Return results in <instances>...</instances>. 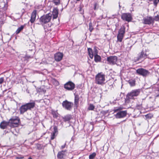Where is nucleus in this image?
Masks as SVG:
<instances>
[{
	"label": "nucleus",
	"mask_w": 159,
	"mask_h": 159,
	"mask_svg": "<svg viewBox=\"0 0 159 159\" xmlns=\"http://www.w3.org/2000/svg\"><path fill=\"white\" fill-rule=\"evenodd\" d=\"M35 106V102L32 101L30 102L25 103L22 105L19 108V111L20 114H23L28 110H31Z\"/></svg>",
	"instance_id": "nucleus-1"
},
{
	"label": "nucleus",
	"mask_w": 159,
	"mask_h": 159,
	"mask_svg": "<svg viewBox=\"0 0 159 159\" xmlns=\"http://www.w3.org/2000/svg\"><path fill=\"white\" fill-rule=\"evenodd\" d=\"M141 90L139 89L132 90L131 92L128 93L125 99V102L129 103L130 102V99H133L134 97L138 96Z\"/></svg>",
	"instance_id": "nucleus-2"
},
{
	"label": "nucleus",
	"mask_w": 159,
	"mask_h": 159,
	"mask_svg": "<svg viewBox=\"0 0 159 159\" xmlns=\"http://www.w3.org/2000/svg\"><path fill=\"white\" fill-rule=\"evenodd\" d=\"M52 18V14L50 13H48L41 16L39 19V22L37 24L44 25L50 21Z\"/></svg>",
	"instance_id": "nucleus-3"
},
{
	"label": "nucleus",
	"mask_w": 159,
	"mask_h": 159,
	"mask_svg": "<svg viewBox=\"0 0 159 159\" xmlns=\"http://www.w3.org/2000/svg\"><path fill=\"white\" fill-rule=\"evenodd\" d=\"M105 75L102 72L98 73L95 77V83L98 84L103 85L105 83Z\"/></svg>",
	"instance_id": "nucleus-4"
},
{
	"label": "nucleus",
	"mask_w": 159,
	"mask_h": 159,
	"mask_svg": "<svg viewBox=\"0 0 159 159\" xmlns=\"http://www.w3.org/2000/svg\"><path fill=\"white\" fill-rule=\"evenodd\" d=\"M147 57L146 51L143 50L138 54L137 57H134V60L135 62L139 61H142L147 58Z\"/></svg>",
	"instance_id": "nucleus-5"
},
{
	"label": "nucleus",
	"mask_w": 159,
	"mask_h": 159,
	"mask_svg": "<svg viewBox=\"0 0 159 159\" xmlns=\"http://www.w3.org/2000/svg\"><path fill=\"white\" fill-rule=\"evenodd\" d=\"M73 105V103L72 102H69L67 100L64 101L62 103L63 107L69 111H70L71 110Z\"/></svg>",
	"instance_id": "nucleus-6"
},
{
	"label": "nucleus",
	"mask_w": 159,
	"mask_h": 159,
	"mask_svg": "<svg viewBox=\"0 0 159 159\" xmlns=\"http://www.w3.org/2000/svg\"><path fill=\"white\" fill-rule=\"evenodd\" d=\"M136 72L139 75H142L143 77H146L149 73V72L148 70L142 68H139L137 70Z\"/></svg>",
	"instance_id": "nucleus-7"
},
{
	"label": "nucleus",
	"mask_w": 159,
	"mask_h": 159,
	"mask_svg": "<svg viewBox=\"0 0 159 159\" xmlns=\"http://www.w3.org/2000/svg\"><path fill=\"white\" fill-rule=\"evenodd\" d=\"M117 60V57L116 56H110L107 57V61L108 63L111 65H114L116 64Z\"/></svg>",
	"instance_id": "nucleus-8"
},
{
	"label": "nucleus",
	"mask_w": 159,
	"mask_h": 159,
	"mask_svg": "<svg viewBox=\"0 0 159 159\" xmlns=\"http://www.w3.org/2000/svg\"><path fill=\"white\" fill-rule=\"evenodd\" d=\"M121 19L124 21L129 22L132 20V17L131 14L129 13H124L122 14Z\"/></svg>",
	"instance_id": "nucleus-9"
},
{
	"label": "nucleus",
	"mask_w": 159,
	"mask_h": 159,
	"mask_svg": "<svg viewBox=\"0 0 159 159\" xmlns=\"http://www.w3.org/2000/svg\"><path fill=\"white\" fill-rule=\"evenodd\" d=\"M64 88L67 90H72L75 88V84L72 82L69 81L64 85Z\"/></svg>",
	"instance_id": "nucleus-10"
},
{
	"label": "nucleus",
	"mask_w": 159,
	"mask_h": 159,
	"mask_svg": "<svg viewBox=\"0 0 159 159\" xmlns=\"http://www.w3.org/2000/svg\"><path fill=\"white\" fill-rule=\"evenodd\" d=\"M127 114V111H121L116 113V114L114 115V116L116 118L119 119L125 117Z\"/></svg>",
	"instance_id": "nucleus-11"
},
{
	"label": "nucleus",
	"mask_w": 159,
	"mask_h": 159,
	"mask_svg": "<svg viewBox=\"0 0 159 159\" xmlns=\"http://www.w3.org/2000/svg\"><path fill=\"white\" fill-rule=\"evenodd\" d=\"M20 119L16 116L12 117L9 120V123L13 126H16L19 122Z\"/></svg>",
	"instance_id": "nucleus-12"
},
{
	"label": "nucleus",
	"mask_w": 159,
	"mask_h": 159,
	"mask_svg": "<svg viewBox=\"0 0 159 159\" xmlns=\"http://www.w3.org/2000/svg\"><path fill=\"white\" fill-rule=\"evenodd\" d=\"M154 19L151 16L143 18V23L146 25L153 24Z\"/></svg>",
	"instance_id": "nucleus-13"
},
{
	"label": "nucleus",
	"mask_w": 159,
	"mask_h": 159,
	"mask_svg": "<svg viewBox=\"0 0 159 159\" xmlns=\"http://www.w3.org/2000/svg\"><path fill=\"white\" fill-rule=\"evenodd\" d=\"M34 53V50L33 49H29L27 51L26 55L25 58V59L26 60L27 62L28 61V59L33 57Z\"/></svg>",
	"instance_id": "nucleus-14"
},
{
	"label": "nucleus",
	"mask_w": 159,
	"mask_h": 159,
	"mask_svg": "<svg viewBox=\"0 0 159 159\" xmlns=\"http://www.w3.org/2000/svg\"><path fill=\"white\" fill-rule=\"evenodd\" d=\"M63 54L62 53L58 52L54 54V59L57 61H61L63 57Z\"/></svg>",
	"instance_id": "nucleus-15"
},
{
	"label": "nucleus",
	"mask_w": 159,
	"mask_h": 159,
	"mask_svg": "<svg viewBox=\"0 0 159 159\" xmlns=\"http://www.w3.org/2000/svg\"><path fill=\"white\" fill-rule=\"evenodd\" d=\"M67 152V150H66L58 152L57 155V158L60 159L64 158L66 156V153Z\"/></svg>",
	"instance_id": "nucleus-16"
},
{
	"label": "nucleus",
	"mask_w": 159,
	"mask_h": 159,
	"mask_svg": "<svg viewBox=\"0 0 159 159\" xmlns=\"http://www.w3.org/2000/svg\"><path fill=\"white\" fill-rule=\"evenodd\" d=\"M75 96L74 98V105L75 107L77 108L79 105V102L80 101V97L78 95L74 93Z\"/></svg>",
	"instance_id": "nucleus-17"
},
{
	"label": "nucleus",
	"mask_w": 159,
	"mask_h": 159,
	"mask_svg": "<svg viewBox=\"0 0 159 159\" xmlns=\"http://www.w3.org/2000/svg\"><path fill=\"white\" fill-rule=\"evenodd\" d=\"M37 14V11L36 10H34L32 13L31 18L30 21L31 23H33L36 19V17Z\"/></svg>",
	"instance_id": "nucleus-18"
},
{
	"label": "nucleus",
	"mask_w": 159,
	"mask_h": 159,
	"mask_svg": "<svg viewBox=\"0 0 159 159\" xmlns=\"http://www.w3.org/2000/svg\"><path fill=\"white\" fill-rule=\"evenodd\" d=\"M88 52L89 55L91 59H93V56H94V51L91 48H88Z\"/></svg>",
	"instance_id": "nucleus-19"
},
{
	"label": "nucleus",
	"mask_w": 159,
	"mask_h": 159,
	"mask_svg": "<svg viewBox=\"0 0 159 159\" xmlns=\"http://www.w3.org/2000/svg\"><path fill=\"white\" fill-rule=\"evenodd\" d=\"M72 118V116L71 115L68 114L64 116L63 119L65 122L69 121Z\"/></svg>",
	"instance_id": "nucleus-20"
},
{
	"label": "nucleus",
	"mask_w": 159,
	"mask_h": 159,
	"mask_svg": "<svg viewBox=\"0 0 159 159\" xmlns=\"http://www.w3.org/2000/svg\"><path fill=\"white\" fill-rule=\"evenodd\" d=\"M58 14V10L57 9H54L52 12L53 19L57 18Z\"/></svg>",
	"instance_id": "nucleus-21"
},
{
	"label": "nucleus",
	"mask_w": 159,
	"mask_h": 159,
	"mask_svg": "<svg viewBox=\"0 0 159 159\" xmlns=\"http://www.w3.org/2000/svg\"><path fill=\"white\" fill-rule=\"evenodd\" d=\"M8 123L4 121L2 122L0 124V127L2 129L6 128Z\"/></svg>",
	"instance_id": "nucleus-22"
},
{
	"label": "nucleus",
	"mask_w": 159,
	"mask_h": 159,
	"mask_svg": "<svg viewBox=\"0 0 159 159\" xmlns=\"http://www.w3.org/2000/svg\"><path fill=\"white\" fill-rule=\"evenodd\" d=\"M125 31V27L124 26L121 27L118 31V34L120 35H124Z\"/></svg>",
	"instance_id": "nucleus-23"
},
{
	"label": "nucleus",
	"mask_w": 159,
	"mask_h": 159,
	"mask_svg": "<svg viewBox=\"0 0 159 159\" xmlns=\"http://www.w3.org/2000/svg\"><path fill=\"white\" fill-rule=\"evenodd\" d=\"M101 57L98 55H94V60L96 62H98L101 61Z\"/></svg>",
	"instance_id": "nucleus-24"
},
{
	"label": "nucleus",
	"mask_w": 159,
	"mask_h": 159,
	"mask_svg": "<svg viewBox=\"0 0 159 159\" xmlns=\"http://www.w3.org/2000/svg\"><path fill=\"white\" fill-rule=\"evenodd\" d=\"M128 83L130 84L131 86H134L135 85V81L134 79H130L128 81Z\"/></svg>",
	"instance_id": "nucleus-25"
},
{
	"label": "nucleus",
	"mask_w": 159,
	"mask_h": 159,
	"mask_svg": "<svg viewBox=\"0 0 159 159\" xmlns=\"http://www.w3.org/2000/svg\"><path fill=\"white\" fill-rule=\"evenodd\" d=\"M25 25H22L19 27L16 32V34H18L21 30H22L25 27Z\"/></svg>",
	"instance_id": "nucleus-26"
},
{
	"label": "nucleus",
	"mask_w": 159,
	"mask_h": 159,
	"mask_svg": "<svg viewBox=\"0 0 159 159\" xmlns=\"http://www.w3.org/2000/svg\"><path fill=\"white\" fill-rule=\"evenodd\" d=\"M123 35L118 34L117 36V40L120 42H121L124 37Z\"/></svg>",
	"instance_id": "nucleus-27"
},
{
	"label": "nucleus",
	"mask_w": 159,
	"mask_h": 159,
	"mask_svg": "<svg viewBox=\"0 0 159 159\" xmlns=\"http://www.w3.org/2000/svg\"><path fill=\"white\" fill-rule=\"evenodd\" d=\"M83 7V5H80L79 6V11L80 12V13L82 14H83L84 13V11L82 9V8Z\"/></svg>",
	"instance_id": "nucleus-28"
},
{
	"label": "nucleus",
	"mask_w": 159,
	"mask_h": 159,
	"mask_svg": "<svg viewBox=\"0 0 159 159\" xmlns=\"http://www.w3.org/2000/svg\"><path fill=\"white\" fill-rule=\"evenodd\" d=\"M122 108L121 107H115L114 108V109L113 110V111H114V113L117 112L119 111H121L122 110Z\"/></svg>",
	"instance_id": "nucleus-29"
},
{
	"label": "nucleus",
	"mask_w": 159,
	"mask_h": 159,
	"mask_svg": "<svg viewBox=\"0 0 159 159\" xmlns=\"http://www.w3.org/2000/svg\"><path fill=\"white\" fill-rule=\"evenodd\" d=\"M94 108V106L93 104H90L88 108V110H93Z\"/></svg>",
	"instance_id": "nucleus-30"
},
{
	"label": "nucleus",
	"mask_w": 159,
	"mask_h": 159,
	"mask_svg": "<svg viewBox=\"0 0 159 159\" xmlns=\"http://www.w3.org/2000/svg\"><path fill=\"white\" fill-rule=\"evenodd\" d=\"M136 108L138 110H141L142 108V103L137 104L136 106Z\"/></svg>",
	"instance_id": "nucleus-31"
},
{
	"label": "nucleus",
	"mask_w": 159,
	"mask_h": 159,
	"mask_svg": "<svg viewBox=\"0 0 159 159\" xmlns=\"http://www.w3.org/2000/svg\"><path fill=\"white\" fill-rule=\"evenodd\" d=\"M96 156V153L95 152H93L89 156V159H93Z\"/></svg>",
	"instance_id": "nucleus-32"
},
{
	"label": "nucleus",
	"mask_w": 159,
	"mask_h": 159,
	"mask_svg": "<svg viewBox=\"0 0 159 159\" xmlns=\"http://www.w3.org/2000/svg\"><path fill=\"white\" fill-rule=\"evenodd\" d=\"M89 30L90 32H92L93 29V28L92 26V24L91 22H90L89 24Z\"/></svg>",
	"instance_id": "nucleus-33"
},
{
	"label": "nucleus",
	"mask_w": 159,
	"mask_h": 159,
	"mask_svg": "<svg viewBox=\"0 0 159 159\" xmlns=\"http://www.w3.org/2000/svg\"><path fill=\"white\" fill-rule=\"evenodd\" d=\"M60 0H52V2L56 5H57L60 4Z\"/></svg>",
	"instance_id": "nucleus-34"
},
{
	"label": "nucleus",
	"mask_w": 159,
	"mask_h": 159,
	"mask_svg": "<svg viewBox=\"0 0 159 159\" xmlns=\"http://www.w3.org/2000/svg\"><path fill=\"white\" fill-rule=\"evenodd\" d=\"M111 87V88H112L113 87V83L111 81H109L107 83Z\"/></svg>",
	"instance_id": "nucleus-35"
},
{
	"label": "nucleus",
	"mask_w": 159,
	"mask_h": 159,
	"mask_svg": "<svg viewBox=\"0 0 159 159\" xmlns=\"http://www.w3.org/2000/svg\"><path fill=\"white\" fill-rule=\"evenodd\" d=\"M145 116L147 119H150L152 117V116L150 114H148L146 115Z\"/></svg>",
	"instance_id": "nucleus-36"
},
{
	"label": "nucleus",
	"mask_w": 159,
	"mask_h": 159,
	"mask_svg": "<svg viewBox=\"0 0 159 159\" xmlns=\"http://www.w3.org/2000/svg\"><path fill=\"white\" fill-rule=\"evenodd\" d=\"M54 131L53 132V133H55L56 134V132L57 131V127L56 126H55L53 128Z\"/></svg>",
	"instance_id": "nucleus-37"
},
{
	"label": "nucleus",
	"mask_w": 159,
	"mask_h": 159,
	"mask_svg": "<svg viewBox=\"0 0 159 159\" xmlns=\"http://www.w3.org/2000/svg\"><path fill=\"white\" fill-rule=\"evenodd\" d=\"M55 133H53L51 135V140H53L55 138Z\"/></svg>",
	"instance_id": "nucleus-38"
},
{
	"label": "nucleus",
	"mask_w": 159,
	"mask_h": 159,
	"mask_svg": "<svg viewBox=\"0 0 159 159\" xmlns=\"http://www.w3.org/2000/svg\"><path fill=\"white\" fill-rule=\"evenodd\" d=\"M53 115L54 117H55L56 118H57V117L58 116V113L56 112H54V113H53Z\"/></svg>",
	"instance_id": "nucleus-39"
},
{
	"label": "nucleus",
	"mask_w": 159,
	"mask_h": 159,
	"mask_svg": "<svg viewBox=\"0 0 159 159\" xmlns=\"http://www.w3.org/2000/svg\"><path fill=\"white\" fill-rule=\"evenodd\" d=\"M4 81L3 77H1L0 78V84H2Z\"/></svg>",
	"instance_id": "nucleus-40"
},
{
	"label": "nucleus",
	"mask_w": 159,
	"mask_h": 159,
	"mask_svg": "<svg viewBox=\"0 0 159 159\" xmlns=\"http://www.w3.org/2000/svg\"><path fill=\"white\" fill-rule=\"evenodd\" d=\"M158 0H154V4L155 6H157V3L159 2Z\"/></svg>",
	"instance_id": "nucleus-41"
},
{
	"label": "nucleus",
	"mask_w": 159,
	"mask_h": 159,
	"mask_svg": "<svg viewBox=\"0 0 159 159\" xmlns=\"http://www.w3.org/2000/svg\"><path fill=\"white\" fill-rule=\"evenodd\" d=\"M98 5V4L97 3H95L94 4V9L95 10H96L97 9V6Z\"/></svg>",
	"instance_id": "nucleus-42"
},
{
	"label": "nucleus",
	"mask_w": 159,
	"mask_h": 159,
	"mask_svg": "<svg viewBox=\"0 0 159 159\" xmlns=\"http://www.w3.org/2000/svg\"><path fill=\"white\" fill-rule=\"evenodd\" d=\"M154 20L156 21L159 20V16L157 15V16H155V17Z\"/></svg>",
	"instance_id": "nucleus-43"
},
{
	"label": "nucleus",
	"mask_w": 159,
	"mask_h": 159,
	"mask_svg": "<svg viewBox=\"0 0 159 159\" xmlns=\"http://www.w3.org/2000/svg\"><path fill=\"white\" fill-rule=\"evenodd\" d=\"M66 143H65V144L64 145H62L61 146V149H63L64 148L66 147Z\"/></svg>",
	"instance_id": "nucleus-44"
},
{
	"label": "nucleus",
	"mask_w": 159,
	"mask_h": 159,
	"mask_svg": "<svg viewBox=\"0 0 159 159\" xmlns=\"http://www.w3.org/2000/svg\"><path fill=\"white\" fill-rule=\"evenodd\" d=\"M93 52L94 54V55H98V50L96 51H94Z\"/></svg>",
	"instance_id": "nucleus-45"
},
{
	"label": "nucleus",
	"mask_w": 159,
	"mask_h": 159,
	"mask_svg": "<svg viewBox=\"0 0 159 159\" xmlns=\"http://www.w3.org/2000/svg\"><path fill=\"white\" fill-rule=\"evenodd\" d=\"M23 158H24L23 157H17V158L18 159H23Z\"/></svg>",
	"instance_id": "nucleus-46"
},
{
	"label": "nucleus",
	"mask_w": 159,
	"mask_h": 159,
	"mask_svg": "<svg viewBox=\"0 0 159 159\" xmlns=\"http://www.w3.org/2000/svg\"><path fill=\"white\" fill-rule=\"evenodd\" d=\"M97 48L96 47H94L93 48V51H96V50H97Z\"/></svg>",
	"instance_id": "nucleus-47"
},
{
	"label": "nucleus",
	"mask_w": 159,
	"mask_h": 159,
	"mask_svg": "<svg viewBox=\"0 0 159 159\" xmlns=\"http://www.w3.org/2000/svg\"><path fill=\"white\" fill-rule=\"evenodd\" d=\"M159 97V94L157 95L155 97V98H156L157 97Z\"/></svg>",
	"instance_id": "nucleus-48"
},
{
	"label": "nucleus",
	"mask_w": 159,
	"mask_h": 159,
	"mask_svg": "<svg viewBox=\"0 0 159 159\" xmlns=\"http://www.w3.org/2000/svg\"><path fill=\"white\" fill-rule=\"evenodd\" d=\"M28 159H32V158L31 157H29L28 158Z\"/></svg>",
	"instance_id": "nucleus-49"
},
{
	"label": "nucleus",
	"mask_w": 159,
	"mask_h": 159,
	"mask_svg": "<svg viewBox=\"0 0 159 159\" xmlns=\"http://www.w3.org/2000/svg\"><path fill=\"white\" fill-rule=\"evenodd\" d=\"M157 91L159 92V88L158 89Z\"/></svg>",
	"instance_id": "nucleus-50"
},
{
	"label": "nucleus",
	"mask_w": 159,
	"mask_h": 159,
	"mask_svg": "<svg viewBox=\"0 0 159 159\" xmlns=\"http://www.w3.org/2000/svg\"><path fill=\"white\" fill-rule=\"evenodd\" d=\"M77 1H80V0H76Z\"/></svg>",
	"instance_id": "nucleus-51"
},
{
	"label": "nucleus",
	"mask_w": 159,
	"mask_h": 159,
	"mask_svg": "<svg viewBox=\"0 0 159 159\" xmlns=\"http://www.w3.org/2000/svg\"><path fill=\"white\" fill-rule=\"evenodd\" d=\"M119 7H120V5H119Z\"/></svg>",
	"instance_id": "nucleus-52"
},
{
	"label": "nucleus",
	"mask_w": 159,
	"mask_h": 159,
	"mask_svg": "<svg viewBox=\"0 0 159 159\" xmlns=\"http://www.w3.org/2000/svg\"><path fill=\"white\" fill-rule=\"evenodd\" d=\"M158 1H159V0H158Z\"/></svg>",
	"instance_id": "nucleus-53"
},
{
	"label": "nucleus",
	"mask_w": 159,
	"mask_h": 159,
	"mask_svg": "<svg viewBox=\"0 0 159 159\" xmlns=\"http://www.w3.org/2000/svg\"><path fill=\"white\" fill-rule=\"evenodd\" d=\"M150 1L151 0H149Z\"/></svg>",
	"instance_id": "nucleus-54"
}]
</instances>
